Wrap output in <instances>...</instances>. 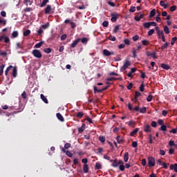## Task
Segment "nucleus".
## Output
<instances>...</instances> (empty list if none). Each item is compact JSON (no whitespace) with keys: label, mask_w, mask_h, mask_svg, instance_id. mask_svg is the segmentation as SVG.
Wrapping results in <instances>:
<instances>
[{"label":"nucleus","mask_w":177,"mask_h":177,"mask_svg":"<svg viewBox=\"0 0 177 177\" xmlns=\"http://www.w3.org/2000/svg\"><path fill=\"white\" fill-rule=\"evenodd\" d=\"M32 55H33L35 57H37V59H41V57H42V53H41V51H39V50H33L32 51Z\"/></svg>","instance_id":"nucleus-3"},{"label":"nucleus","mask_w":177,"mask_h":177,"mask_svg":"<svg viewBox=\"0 0 177 177\" xmlns=\"http://www.w3.org/2000/svg\"><path fill=\"white\" fill-rule=\"evenodd\" d=\"M148 165L149 167H154L156 165V160L153 157L148 158Z\"/></svg>","instance_id":"nucleus-6"},{"label":"nucleus","mask_w":177,"mask_h":177,"mask_svg":"<svg viewBox=\"0 0 177 177\" xmlns=\"http://www.w3.org/2000/svg\"><path fill=\"white\" fill-rule=\"evenodd\" d=\"M136 11V7H135V6H131V8H130V9H129V12H131V13H133V12H135Z\"/></svg>","instance_id":"nucleus-51"},{"label":"nucleus","mask_w":177,"mask_h":177,"mask_svg":"<svg viewBox=\"0 0 177 177\" xmlns=\"http://www.w3.org/2000/svg\"><path fill=\"white\" fill-rule=\"evenodd\" d=\"M40 97L41 100H43V102L46 103V104H48V103H49V101H48V98H46V97H45L44 94H41Z\"/></svg>","instance_id":"nucleus-14"},{"label":"nucleus","mask_w":177,"mask_h":177,"mask_svg":"<svg viewBox=\"0 0 177 177\" xmlns=\"http://www.w3.org/2000/svg\"><path fill=\"white\" fill-rule=\"evenodd\" d=\"M21 97H22L23 99H27V93H26V91H24L21 93Z\"/></svg>","instance_id":"nucleus-61"},{"label":"nucleus","mask_w":177,"mask_h":177,"mask_svg":"<svg viewBox=\"0 0 177 177\" xmlns=\"http://www.w3.org/2000/svg\"><path fill=\"white\" fill-rule=\"evenodd\" d=\"M160 66L162 67V68H163L164 70H169L171 68V66H169V65L167 64H161Z\"/></svg>","instance_id":"nucleus-18"},{"label":"nucleus","mask_w":177,"mask_h":177,"mask_svg":"<svg viewBox=\"0 0 177 177\" xmlns=\"http://www.w3.org/2000/svg\"><path fill=\"white\" fill-rule=\"evenodd\" d=\"M95 169H102V165L100 162L95 163Z\"/></svg>","instance_id":"nucleus-41"},{"label":"nucleus","mask_w":177,"mask_h":177,"mask_svg":"<svg viewBox=\"0 0 177 177\" xmlns=\"http://www.w3.org/2000/svg\"><path fill=\"white\" fill-rule=\"evenodd\" d=\"M160 131H162L163 132H165L167 131V126L165 124H162Z\"/></svg>","instance_id":"nucleus-37"},{"label":"nucleus","mask_w":177,"mask_h":177,"mask_svg":"<svg viewBox=\"0 0 177 177\" xmlns=\"http://www.w3.org/2000/svg\"><path fill=\"white\" fill-rule=\"evenodd\" d=\"M154 29H151L149 32H148V35L149 36V37H151V35H153V34H154Z\"/></svg>","instance_id":"nucleus-56"},{"label":"nucleus","mask_w":177,"mask_h":177,"mask_svg":"<svg viewBox=\"0 0 177 177\" xmlns=\"http://www.w3.org/2000/svg\"><path fill=\"white\" fill-rule=\"evenodd\" d=\"M103 92L102 88L97 89V87L96 86H94V93H102Z\"/></svg>","instance_id":"nucleus-23"},{"label":"nucleus","mask_w":177,"mask_h":177,"mask_svg":"<svg viewBox=\"0 0 177 177\" xmlns=\"http://www.w3.org/2000/svg\"><path fill=\"white\" fill-rule=\"evenodd\" d=\"M42 28H44V30H46V28H48L49 27V22L46 23L44 25L41 26Z\"/></svg>","instance_id":"nucleus-57"},{"label":"nucleus","mask_w":177,"mask_h":177,"mask_svg":"<svg viewBox=\"0 0 177 177\" xmlns=\"http://www.w3.org/2000/svg\"><path fill=\"white\" fill-rule=\"evenodd\" d=\"M160 6H162L164 8V9H167V8H168V4H166L165 1H160Z\"/></svg>","instance_id":"nucleus-27"},{"label":"nucleus","mask_w":177,"mask_h":177,"mask_svg":"<svg viewBox=\"0 0 177 177\" xmlns=\"http://www.w3.org/2000/svg\"><path fill=\"white\" fill-rule=\"evenodd\" d=\"M119 169L120 171H125V166L124 165V164H120Z\"/></svg>","instance_id":"nucleus-40"},{"label":"nucleus","mask_w":177,"mask_h":177,"mask_svg":"<svg viewBox=\"0 0 177 177\" xmlns=\"http://www.w3.org/2000/svg\"><path fill=\"white\" fill-rule=\"evenodd\" d=\"M156 34L158 35V39H162V42H165V36L164 35V32L162 30L158 32Z\"/></svg>","instance_id":"nucleus-5"},{"label":"nucleus","mask_w":177,"mask_h":177,"mask_svg":"<svg viewBox=\"0 0 177 177\" xmlns=\"http://www.w3.org/2000/svg\"><path fill=\"white\" fill-rule=\"evenodd\" d=\"M164 32H165V34H169V32H170L169 28H168V26H165L164 27Z\"/></svg>","instance_id":"nucleus-45"},{"label":"nucleus","mask_w":177,"mask_h":177,"mask_svg":"<svg viewBox=\"0 0 177 177\" xmlns=\"http://www.w3.org/2000/svg\"><path fill=\"white\" fill-rule=\"evenodd\" d=\"M19 37V32L17 31H14L12 33V35H11V37L12 38H17Z\"/></svg>","instance_id":"nucleus-28"},{"label":"nucleus","mask_w":177,"mask_h":177,"mask_svg":"<svg viewBox=\"0 0 177 177\" xmlns=\"http://www.w3.org/2000/svg\"><path fill=\"white\" fill-rule=\"evenodd\" d=\"M110 162H112V166L113 167V168H117L120 166V164H124V161L121 160H111Z\"/></svg>","instance_id":"nucleus-1"},{"label":"nucleus","mask_w":177,"mask_h":177,"mask_svg":"<svg viewBox=\"0 0 177 177\" xmlns=\"http://www.w3.org/2000/svg\"><path fill=\"white\" fill-rule=\"evenodd\" d=\"M131 66V62L128 59H126L125 62L124 63L123 66L120 68L121 73L125 71L128 67Z\"/></svg>","instance_id":"nucleus-2"},{"label":"nucleus","mask_w":177,"mask_h":177,"mask_svg":"<svg viewBox=\"0 0 177 177\" xmlns=\"http://www.w3.org/2000/svg\"><path fill=\"white\" fill-rule=\"evenodd\" d=\"M83 171H84V174H88V172H89V167H88L87 164L84 165Z\"/></svg>","instance_id":"nucleus-19"},{"label":"nucleus","mask_w":177,"mask_h":177,"mask_svg":"<svg viewBox=\"0 0 177 177\" xmlns=\"http://www.w3.org/2000/svg\"><path fill=\"white\" fill-rule=\"evenodd\" d=\"M147 111V109L146 108V106H143L142 109H140V113H141L142 114L146 113Z\"/></svg>","instance_id":"nucleus-29"},{"label":"nucleus","mask_w":177,"mask_h":177,"mask_svg":"<svg viewBox=\"0 0 177 177\" xmlns=\"http://www.w3.org/2000/svg\"><path fill=\"white\" fill-rule=\"evenodd\" d=\"M67 38V35L64 34L61 36V41H65V39Z\"/></svg>","instance_id":"nucleus-63"},{"label":"nucleus","mask_w":177,"mask_h":177,"mask_svg":"<svg viewBox=\"0 0 177 177\" xmlns=\"http://www.w3.org/2000/svg\"><path fill=\"white\" fill-rule=\"evenodd\" d=\"M169 46V42H166L165 44H164L163 45H162L161 49H162V50L167 49Z\"/></svg>","instance_id":"nucleus-33"},{"label":"nucleus","mask_w":177,"mask_h":177,"mask_svg":"<svg viewBox=\"0 0 177 177\" xmlns=\"http://www.w3.org/2000/svg\"><path fill=\"white\" fill-rule=\"evenodd\" d=\"M116 140H117L118 143H119L120 145H121V143H122V142H124V140L122 139V138L120 136H118L116 137Z\"/></svg>","instance_id":"nucleus-25"},{"label":"nucleus","mask_w":177,"mask_h":177,"mask_svg":"<svg viewBox=\"0 0 177 177\" xmlns=\"http://www.w3.org/2000/svg\"><path fill=\"white\" fill-rule=\"evenodd\" d=\"M49 2V0H43L41 4L40 5V8H44V6H46V3Z\"/></svg>","instance_id":"nucleus-31"},{"label":"nucleus","mask_w":177,"mask_h":177,"mask_svg":"<svg viewBox=\"0 0 177 177\" xmlns=\"http://www.w3.org/2000/svg\"><path fill=\"white\" fill-rule=\"evenodd\" d=\"M81 41V38H78L73 41V43L71 44V48H75L77 45H78V43Z\"/></svg>","instance_id":"nucleus-10"},{"label":"nucleus","mask_w":177,"mask_h":177,"mask_svg":"<svg viewBox=\"0 0 177 177\" xmlns=\"http://www.w3.org/2000/svg\"><path fill=\"white\" fill-rule=\"evenodd\" d=\"M128 160H129V153L128 152H126L124 154V162H128Z\"/></svg>","instance_id":"nucleus-20"},{"label":"nucleus","mask_w":177,"mask_h":177,"mask_svg":"<svg viewBox=\"0 0 177 177\" xmlns=\"http://www.w3.org/2000/svg\"><path fill=\"white\" fill-rule=\"evenodd\" d=\"M3 68H5V64H2L0 66V75H2V74H3Z\"/></svg>","instance_id":"nucleus-38"},{"label":"nucleus","mask_w":177,"mask_h":177,"mask_svg":"<svg viewBox=\"0 0 177 177\" xmlns=\"http://www.w3.org/2000/svg\"><path fill=\"white\" fill-rule=\"evenodd\" d=\"M177 41V37H174L171 39V45H175V42Z\"/></svg>","instance_id":"nucleus-53"},{"label":"nucleus","mask_w":177,"mask_h":177,"mask_svg":"<svg viewBox=\"0 0 177 177\" xmlns=\"http://www.w3.org/2000/svg\"><path fill=\"white\" fill-rule=\"evenodd\" d=\"M12 68H13V66H9L5 71V75H8V73H9L10 70H12Z\"/></svg>","instance_id":"nucleus-32"},{"label":"nucleus","mask_w":177,"mask_h":177,"mask_svg":"<svg viewBox=\"0 0 177 177\" xmlns=\"http://www.w3.org/2000/svg\"><path fill=\"white\" fill-rule=\"evenodd\" d=\"M1 109H3V110H9V111H12V110H19V107H17V106H9L8 105H3Z\"/></svg>","instance_id":"nucleus-4"},{"label":"nucleus","mask_w":177,"mask_h":177,"mask_svg":"<svg viewBox=\"0 0 177 177\" xmlns=\"http://www.w3.org/2000/svg\"><path fill=\"white\" fill-rule=\"evenodd\" d=\"M99 140H100L102 143H104V142H106V138L103 136H100L99 137Z\"/></svg>","instance_id":"nucleus-39"},{"label":"nucleus","mask_w":177,"mask_h":177,"mask_svg":"<svg viewBox=\"0 0 177 177\" xmlns=\"http://www.w3.org/2000/svg\"><path fill=\"white\" fill-rule=\"evenodd\" d=\"M143 26H144L145 28H150V27H151L149 22L144 23Z\"/></svg>","instance_id":"nucleus-47"},{"label":"nucleus","mask_w":177,"mask_h":177,"mask_svg":"<svg viewBox=\"0 0 177 177\" xmlns=\"http://www.w3.org/2000/svg\"><path fill=\"white\" fill-rule=\"evenodd\" d=\"M140 92L145 91V84L143 83L140 86Z\"/></svg>","instance_id":"nucleus-58"},{"label":"nucleus","mask_w":177,"mask_h":177,"mask_svg":"<svg viewBox=\"0 0 177 177\" xmlns=\"http://www.w3.org/2000/svg\"><path fill=\"white\" fill-rule=\"evenodd\" d=\"M140 95H141L140 92L135 91V96H134L135 102H138V97H139Z\"/></svg>","instance_id":"nucleus-24"},{"label":"nucleus","mask_w":177,"mask_h":177,"mask_svg":"<svg viewBox=\"0 0 177 177\" xmlns=\"http://www.w3.org/2000/svg\"><path fill=\"white\" fill-rule=\"evenodd\" d=\"M145 17V15L141 14L140 15V16H136L134 17V20H136V21H140V20H142V19H143Z\"/></svg>","instance_id":"nucleus-17"},{"label":"nucleus","mask_w":177,"mask_h":177,"mask_svg":"<svg viewBox=\"0 0 177 177\" xmlns=\"http://www.w3.org/2000/svg\"><path fill=\"white\" fill-rule=\"evenodd\" d=\"M169 169L177 172V163L172 164L169 166Z\"/></svg>","instance_id":"nucleus-15"},{"label":"nucleus","mask_w":177,"mask_h":177,"mask_svg":"<svg viewBox=\"0 0 177 177\" xmlns=\"http://www.w3.org/2000/svg\"><path fill=\"white\" fill-rule=\"evenodd\" d=\"M136 123L133 120H130L129 122V127H135Z\"/></svg>","instance_id":"nucleus-49"},{"label":"nucleus","mask_w":177,"mask_h":177,"mask_svg":"<svg viewBox=\"0 0 177 177\" xmlns=\"http://www.w3.org/2000/svg\"><path fill=\"white\" fill-rule=\"evenodd\" d=\"M147 56H151L153 59H157V53H156V52H147Z\"/></svg>","instance_id":"nucleus-12"},{"label":"nucleus","mask_w":177,"mask_h":177,"mask_svg":"<svg viewBox=\"0 0 177 177\" xmlns=\"http://www.w3.org/2000/svg\"><path fill=\"white\" fill-rule=\"evenodd\" d=\"M108 39H109V41H112L113 42L117 41V38H115V36L113 35H110Z\"/></svg>","instance_id":"nucleus-35"},{"label":"nucleus","mask_w":177,"mask_h":177,"mask_svg":"<svg viewBox=\"0 0 177 177\" xmlns=\"http://www.w3.org/2000/svg\"><path fill=\"white\" fill-rule=\"evenodd\" d=\"M111 21H113V23H115V21H117V20L118 19V15L117 14V12H112L111 14Z\"/></svg>","instance_id":"nucleus-7"},{"label":"nucleus","mask_w":177,"mask_h":177,"mask_svg":"<svg viewBox=\"0 0 177 177\" xmlns=\"http://www.w3.org/2000/svg\"><path fill=\"white\" fill-rule=\"evenodd\" d=\"M80 41H81L82 44H84L85 45H86V44H88V38H86V37H83L82 39H80Z\"/></svg>","instance_id":"nucleus-30"},{"label":"nucleus","mask_w":177,"mask_h":177,"mask_svg":"<svg viewBox=\"0 0 177 177\" xmlns=\"http://www.w3.org/2000/svg\"><path fill=\"white\" fill-rule=\"evenodd\" d=\"M50 12H52V6L50 5H48L44 9V13L45 15H50Z\"/></svg>","instance_id":"nucleus-9"},{"label":"nucleus","mask_w":177,"mask_h":177,"mask_svg":"<svg viewBox=\"0 0 177 177\" xmlns=\"http://www.w3.org/2000/svg\"><path fill=\"white\" fill-rule=\"evenodd\" d=\"M153 100V95H148V97H147V102H151Z\"/></svg>","instance_id":"nucleus-55"},{"label":"nucleus","mask_w":177,"mask_h":177,"mask_svg":"<svg viewBox=\"0 0 177 177\" xmlns=\"http://www.w3.org/2000/svg\"><path fill=\"white\" fill-rule=\"evenodd\" d=\"M142 44L144 45V46H147V45L150 44V41H149V40H142Z\"/></svg>","instance_id":"nucleus-43"},{"label":"nucleus","mask_w":177,"mask_h":177,"mask_svg":"<svg viewBox=\"0 0 177 177\" xmlns=\"http://www.w3.org/2000/svg\"><path fill=\"white\" fill-rule=\"evenodd\" d=\"M132 39H133V41H138V39H139V35H136L135 36H133V37H132Z\"/></svg>","instance_id":"nucleus-60"},{"label":"nucleus","mask_w":177,"mask_h":177,"mask_svg":"<svg viewBox=\"0 0 177 177\" xmlns=\"http://www.w3.org/2000/svg\"><path fill=\"white\" fill-rule=\"evenodd\" d=\"M24 3L26 6H28V5H32V2L30 0H24Z\"/></svg>","instance_id":"nucleus-44"},{"label":"nucleus","mask_w":177,"mask_h":177,"mask_svg":"<svg viewBox=\"0 0 177 177\" xmlns=\"http://www.w3.org/2000/svg\"><path fill=\"white\" fill-rule=\"evenodd\" d=\"M29 34H31V30H26V31L24 32V37H28Z\"/></svg>","instance_id":"nucleus-36"},{"label":"nucleus","mask_w":177,"mask_h":177,"mask_svg":"<svg viewBox=\"0 0 177 177\" xmlns=\"http://www.w3.org/2000/svg\"><path fill=\"white\" fill-rule=\"evenodd\" d=\"M117 80H120V78L117 77H107L106 81H117Z\"/></svg>","instance_id":"nucleus-46"},{"label":"nucleus","mask_w":177,"mask_h":177,"mask_svg":"<svg viewBox=\"0 0 177 177\" xmlns=\"http://www.w3.org/2000/svg\"><path fill=\"white\" fill-rule=\"evenodd\" d=\"M124 45H130L131 44V41L128 39H125L124 40Z\"/></svg>","instance_id":"nucleus-59"},{"label":"nucleus","mask_w":177,"mask_h":177,"mask_svg":"<svg viewBox=\"0 0 177 177\" xmlns=\"http://www.w3.org/2000/svg\"><path fill=\"white\" fill-rule=\"evenodd\" d=\"M144 131L145 132H151V128L150 127V125L147 124L146 126H145Z\"/></svg>","instance_id":"nucleus-22"},{"label":"nucleus","mask_w":177,"mask_h":177,"mask_svg":"<svg viewBox=\"0 0 177 177\" xmlns=\"http://www.w3.org/2000/svg\"><path fill=\"white\" fill-rule=\"evenodd\" d=\"M56 117L57 120H59V121H61V122H64V118L63 117V115H62V113H57L56 114Z\"/></svg>","instance_id":"nucleus-11"},{"label":"nucleus","mask_w":177,"mask_h":177,"mask_svg":"<svg viewBox=\"0 0 177 177\" xmlns=\"http://www.w3.org/2000/svg\"><path fill=\"white\" fill-rule=\"evenodd\" d=\"M42 46V42H39L35 44V48H41Z\"/></svg>","instance_id":"nucleus-64"},{"label":"nucleus","mask_w":177,"mask_h":177,"mask_svg":"<svg viewBox=\"0 0 177 177\" xmlns=\"http://www.w3.org/2000/svg\"><path fill=\"white\" fill-rule=\"evenodd\" d=\"M12 77L14 78H16V77H17V68L16 66L13 67L12 66Z\"/></svg>","instance_id":"nucleus-16"},{"label":"nucleus","mask_w":177,"mask_h":177,"mask_svg":"<svg viewBox=\"0 0 177 177\" xmlns=\"http://www.w3.org/2000/svg\"><path fill=\"white\" fill-rule=\"evenodd\" d=\"M156 16V9H153L149 14V17H154Z\"/></svg>","instance_id":"nucleus-34"},{"label":"nucleus","mask_w":177,"mask_h":177,"mask_svg":"<svg viewBox=\"0 0 177 177\" xmlns=\"http://www.w3.org/2000/svg\"><path fill=\"white\" fill-rule=\"evenodd\" d=\"M70 147H71V144L67 142L64 145V149L66 150V149H70Z\"/></svg>","instance_id":"nucleus-54"},{"label":"nucleus","mask_w":177,"mask_h":177,"mask_svg":"<svg viewBox=\"0 0 177 177\" xmlns=\"http://www.w3.org/2000/svg\"><path fill=\"white\" fill-rule=\"evenodd\" d=\"M44 52H45V53H50L52 52V48H44Z\"/></svg>","instance_id":"nucleus-48"},{"label":"nucleus","mask_w":177,"mask_h":177,"mask_svg":"<svg viewBox=\"0 0 177 177\" xmlns=\"http://www.w3.org/2000/svg\"><path fill=\"white\" fill-rule=\"evenodd\" d=\"M77 118H82L84 117V113L83 112H79L76 115Z\"/></svg>","instance_id":"nucleus-42"},{"label":"nucleus","mask_w":177,"mask_h":177,"mask_svg":"<svg viewBox=\"0 0 177 177\" xmlns=\"http://www.w3.org/2000/svg\"><path fill=\"white\" fill-rule=\"evenodd\" d=\"M62 151H63V153H66V156H68V157H73V153H71V151H66L64 148L62 149Z\"/></svg>","instance_id":"nucleus-13"},{"label":"nucleus","mask_w":177,"mask_h":177,"mask_svg":"<svg viewBox=\"0 0 177 177\" xmlns=\"http://www.w3.org/2000/svg\"><path fill=\"white\" fill-rule=\"evenodd\" d=\"M24 12H25V13H27L28 12H32V8H26L25 9H24Z\"/></svg>","instance_id":"nucleus-50"},{"label":"nucleus","mask_w":177,"mask_h":177,"mask_svg":"<svg viewBox=\"0 0 177 177\" xmlns=\"http://www.w3.org/2000/svg\"><path fill=\"white\" fill-rule=\"evenodd\" d=\"M138 132H139V128H136L133 131H132L130 133V136H135V135H136V133H138Z\"/></svg>","instance_id":"nucleus-21"},{"label":"nucleus","mask_w":177,"mask_h":177,"mask_svg":"<svg viewBox=\"0 0 177 177\" xmlns=\"http://www.w3.org/2000/svg\"><path fill=\"white\" fill-rule=\"evenodd\" d=\"M84 131H85V124H83L81 127H79V128H78V132H79L80 133H82V132H83Z\"/></svg>","instance_id":"nucleus-26"},{"label":"nucleus","mask_w":177,"mask_h":177,"mask_svg":"<svg viewBox=\"0 0 177 177\" xmlns=\"http://www.w3.org/2000/svg\"><path fill=\"white\" fill-rule=\"evenodd\" d=\"M118 30H120V26L117 25L115 26V28L113 30V32L115 34H117V32H118Z\"/></svg>","instance_id":"nucleus-52"},{"label":"nucleus","mask_w":177,"mask_h":177,"mask_svg":"<svg viewBox=\"0 0 177 177\" xmlns=\"http://www.w3.org/2000/svg\"><path fill=\"white\" fill-rule=\"evenodd\" d=\"M102 26H103V27H109V21H104L102 23Z\"/></svg>","instance_id":"nucleus-62"},{"label":"nucleus","mask_w":177,"mask_h":177,"mask_svg":"<svg viewBox=\"0 0 177 177\" xmlns=\"http://www.w3.org/2000/svg\"><path fill=\"white\" fill-rule=\"evenodd\" d=\"M103 55L104 56H113V55H115L113 51H109L107 49H104L103 50Z\"/></svg>","instance_id":"nucleus-8"}]
</instances>
